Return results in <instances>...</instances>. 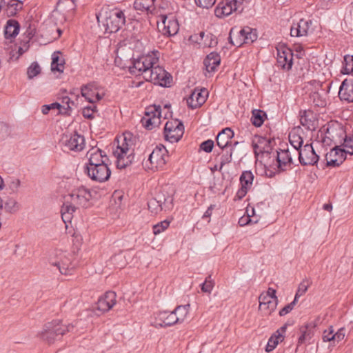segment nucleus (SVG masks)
<instances>
[{
  "mask_svg": "<svg viewBox=\"0 0 353 353\" xmlns=\"http://www.w3.org/2000/svg\"><path fill=\"white\" fill-rule=\"evenodd\" d=\"M131 137L132 134L126 132L116 139L117 145L113 154L117 159V167L119 169H125L132 163L134 159V143Z\"/></svg>",
  "mask_w": 353,
  "mask_h": 353,
  "instance_id": "nucleus-1",
  "label": "nucleus"
},
{
  "mask_svg": "<svg viewBox=\"0 0 353 353\" xmlns=\"http://www.w3.org/2000/svg\"><path fill=\"white\" fill-rule=\"evenodd\" d=\"M99 25H102L104 31L108 34L116 32L125 23V16L123 11L118 8L105 11L103 14L97 15Z\"/></svg>",
  "mask_w": 353,
  "mask_h": 353,
  "instance_id": "nucleus-2",
  "label": "nucleus"
},
{
  "mask_svg": "<svg viewBox=\"0 0 353 353\" xmlns=\"http://www.w3.org/2000/svg\"><path fill=\"white\" fill-rule=\"evenodd\" d=\"M72 328V325H63L61 321H54L45 325L39 336L41 340L50 344L66 332H71Z\"/></svg>",
  "mask_w": 353,
  "mask_h": 353,
  "instance_id": "nucleus-3",
  "label": "nucleus"
},
{
  "mask_svg": "<svg viewBox=\"0 0 353 353\" xmlns=\"http://www.w3.org/2000/svg\"><path fill=\"white\" fill-rule=\"evenodd\" d=\"M159 58L154 52L143 55L137 59H134L132 62V65L129 68L130 73L135 76L143 75L145 80H146V72H150L153 65L158 64Z\"/></svg>",
  "mask_w": 353,
  "mask_h": 353,
  "instance_id": "nucleus-4",
  "label": "nucleus"
},
{
  "mask_svg": "<svg viewBox=\"0 0 353 353\" xmlns=\"http://www.w3.org/2000/svg\"><path fill=\"white\" fill-rule=\"evenodd\" d=\"M168 158V151L163 145H157L149 154L147 159L143 161L145 170H158L165 165Z\"/></svg>",
  "mask_w": 353,
  "mask_h": 353,
  "instance_id": "nucleus-5",
  "label": "nucleus"
},
{
  "mask_svg": "<svg viewBox=\"0 0 353 353\" xmlns=\"http://www.w3.org/2000/svg\"><path fill=\"white\" fill-rule=\"evenodd\" d=\"M157 29L161 34L167 37L174 36L179 30V23L175 14L170 13L157 14Z\"/></svg>",
  "mask_w": 353,
  "mask_h": 353,
  "instance_id": "nucleus-6",
  "label": "nucleus"
},
{
  "mask_svg": "<svg viewBox=\"0 0 353 353\" xmlns=\"http://www.w3.org/2000/svg\"><path fill=\"white\" fill-rule=\"evenodd\" d=\"M170 73L157 64L153 65L150 72H146V81L161 86H170L172 81Z\"/></svg>",
  "mask_w": 353,
  "mask_h": 353,
  "instance_id": "nucleus-7",
  "label": "nucleus"
},
{
  "mask_svg": "<svg viewBox=\"0 0 353 353\" xmlns=\"http://www.w3.org/2000/svg\"><path fill=\"white\" fill-rule=\"evenodd\" d=\"M345 137V131L341 125L329 126L321 138L322 143L325 146L332 145H339L341 144L343 139Z\"/></svg>",
  "mask_w": 353,
  "mask_h": 353,
  "instance_id": "nucleus-8",
  "label": "nucleus"
},
{
  "mask_svg": "<svg viewBox=\"0 0 353 353\" xmlns=\"http://www.w3.org/2000/svg\"><path fill=\"white\" fill-rule=\"evenodd\" d=\"M161 116V108L160 105H154L149 106L145 111V116L141 119V123L146 130H152L158 126Z\"/></svg>",
  "mask_w": 353,
  "mask_h": 353,
  "instance_id": "nucleus-9",
  "label": "nucleus"
},
{
  "mask_svg": "<svg viewBox=\"0 0 353 353\" xmlns=\"http://www.w3.org/2000/svg\"><path fill=\"white\" fill-rule=\"evenodd\" d=\"M63 151L80 152L85 148V138L74 132L71 135H64L61 139Z\"/></svg>",
  "mask_w": 353,
  "mask_h": 353,
  "instance_id": "nucleus-10",
  "label": "nucleus"
},
{
  "mask_svg": "<svg viewBox=\"0 0 353 353\" xmlns=\"http://www.w3.org/2000/svg\"><path fill=\"white\" fill-rule=\"evenodd\" d=\"M184 127L179 120L168 121L164 126L165 139L170 143H176L183 137Z\"/></svg>",
  "mask_w": 353,
  "mask_h": 353,
  "instance_id": "nucleus-11",
  "label": "nucleus"
},
{
  "mask_svg": "<svg viewBox=\"0 0 353 353\" xmlns=\"http://www.w3.org/2000/svg\"><path fill=\"white\" fill-rule=\"evenodd\" d=\"M67 197L74 206L86 208L89 205V201L92 199V194L86 188L80 186L73 190L68 194Z\"/></svg>",
  "mask_w": 353,
  "mask_h": 353,
  "instance_id": "nucleus-12",
  "label": "nucleus"
},
{
  "mask_svg": "<svg viewBox=\"0 0 353 353\" xmlns=\"http://www.w3.org/2000/svg\"><path fill=\"white\" fill-rule=\"evenodd\" d=\"M85 172L92 180L99 183L108 180L111 174L107 162L91 167V168H85Z\"/></svg>",
  "mask_w": 353,
  "mask_h": 353,
  "instance_id": "nucleus-13",
  "label": "nucleus"
},
{
  "mask_svg": "<svg viewBox=\"0 0 353 353\" xmlns=\"http://www.w3.org/2000/svg\"><path fill=\"white\" fill-rule=\"evenodd\" d=\"M276 49L277 50L278 65L283 69L290 70L293 59L292 49L287 47L285 43H279Z\"/></svg>",
  "mask_w": 353,
  "mask_h": 353,
  "instance_id": "nucleus-14",
  "label": "nucleus"
},
{
  "mask_svg": "<svg viewBox=\"0 0 353 353\" xmlns=\"http://www.w3.org/2000/svg\"><path fill=\"white\" fill-rule=\"evenodd\" d=\"M345 152L342 150L341 145H334L330 152L325 154L327 165L338 167L346 159Z\"/></svg>",
  "mask_w": 353,
  "mask_h": 353,
  "instance_id": "nucleus-15",
  "label": "nucleus"
},
{
  "mask_svg": "<svg viewBox=\"0 0 353 353\" xmlns=\"http://www.w3.org/2000/svg\"><path fill=\"white\" fill-rule=\"evenodd\" d=\"M177 323V319H176V314L174 310L169 312V310H162L155 314V320L153 325L156 327H170Z\"/></svg>",
  "mask_w": 353,
  "mask_h": 353,
  "instance_id": "nucleus-16",
  "label": "nucleus"
},
{
  "mask_svg": "<svg viewBox=\"0 0 353 353\" xmlns=\"http://www.w3.org/2000/svg\"><path fill=\"white\" fill-rule=\"evenodd\" d=\"M319 159L312 144H306L299 152V160L303 165H314Z\"/></svg>",
  "mask_w": 353,
  "mask_h": 353,
  "instance_id": "nucleus-17",
  "label": "nucleus"
},
{
  "mask_svg": "<svg viewBox=\"0 0 353 353\" xmlns=\"http://www.w3.org/2000/svg\"><path fill=\"white\" fill-rule=\"evenodd\" d=\"M238 3H242V2L239 0H227L219 3L214 10L215 15L220 18L230 15L233 11L238 9Z\"/></svg>",
  "mask_w": 353,
  "mask_h": 353,
  "instance_id": "nucleus-18",
  "label": "nucleus"
},
{
  "mask_svg": "<svg viewBox=\"0 0 353 353\" xmlns=\"http://www.w3.org/2000/svg\"><path fill=\"white\" fill-rule=\"evenodd\" d=\"M273 140L263 137H256L252 141L254 154L270 153L272 150Z\"/></svg>",
  "mask_w": 353,
  "mask_h": 353,
  "instance_id": "nucleus-19",
  "label": "nucleus"
},
{
  "mask_svg": "<svg viewBox=\"0 0 353 353\" xmlns=\"http://www.w3.org/2000/svg\"><path fill=\"white\" fill-rule=\"evenodd\" d=\"M275 157L277 163L276 165L277 171H286L291 168L292 164V158L288 149L276 151V155Z\"/></svg>",
  "mask_w": 353,
  "mask_h": 353,
  "instance_id": "nucleus-20",
  "label": "nucleus"
},
{
  "mask_svg": "<svg viewBox=\"0 0 353 353\" xmlns=\"http://www.w3.org/2000/svg\"><path fill=\"white\" fill-rule=\"evenodd\" d=\"M254 175L251 171H243L240 177V183L241 187L236 193V197L239 199H242L250 189L253 180Z\"/></svg>",
  "mask_w": 353,
  "mask_h": 353,
  "instance_id": "nucleus-21",
  "label": "nucleus"
},
{
  "mask_svg": "<svg viewBox=\"0 0 353 353\" xmlns=\"http://www.w3.org/2000/svg\"><path fill=\"white\" fill-rule=\"evenodd\" d=\"M87 157L89 163L86 165L85 168H92L107 162V160H108L105 152L98 149V148H92L91 150L87 152Z\"/></svg>",
  "mask_w": 353,
  "mask_h": 353,
  "instance_id": "nucleus-22",
  "label": "nucleus"
},
{
  "mask_svg": "<svg viewBox=\"0 0 353 353\" xmlns=\"http://www.w3.org/2000/svg\"><path fill=\"white\" fill-rule=\"evenodd\" d=\"M208 91L206 90H194L187 99V103L190 108L196 109L203 104L207 99Z\"/></svg>",
  "mask_w": 353,
  "mask_h": 353,
  "instance_id": "nucleus-23",
  "label": "nucleus"
},
{
  "mask_svg": "<svg viewBox=\"0 0 353 353\" xmlns=\"http://www.w3.org/2000/svg\"><path fill=\"white\" fill-rule=\"evenodd\" d=\"M116 303V294L114 292H106L97 303V308L102 312L110 310Z\"/></svg>",
  "mask_w": 353,
  "mask_h": 353,
  "instance_id": "nucleus-24",
  "label": "nucleus"
},
{
  "mask_svg": "<svg viewBox=\"0 0 353 353\" xmlns=\"http://www.w3.org/2000/svg\"><path fill=\"white\" fill-rule=\"evenodd\" d=\"M339 97L342 101L353 102V79H345L342 82Z\"/></svg>",
  "mask_w": 353,
  "mask_h": 353,
  "instance_id": "nucleus-25",
  "label": "nucleus"
},
{
  "mask_svg": "<svg viewBox=\"0 0 353 353\" xmlns=\"http://www.w3.org/2000/svg\"><path fill=\"white\" fill-rule=\"evenodd\" d=\"M316 325L315 322H310L300 327L301 335L298 339V345H301L307 341H310L314 334V330Z\"/></svg>",
  "mask_w": 353,
  "mask_h": 353,
  "instance_id": "nucleus-26",
  "label": "nucleus"
},
{
  "mask_svg": "<svg viewBox=\"0 0 353 353\" xmlns=\"http://www.w3.org/2000/svg\"><path fill=\"white\" fill-rule=\"evenodd\" d=\"M311 21L300 20L298 23L292 25L290 34L292 37H303L307 35Z\"/></svg>",
  "mask_w": 353,
  "mask_h": 353,
  "instance_id": "nucleus-27",
  "label": "nucleus"
},
{
  "mask_svg": "<svg viewBox=\"0 0 353 353\" xmlns=\"http://www.w3.org/2000/svg\"><path fill=\"white\" fill-rule=\"evenodd\" d=\"M156 0H135L134 8L141 12H147L152 14L157 15L158 10L155 7Z\"/></svg>",
  "mask_w": 353,
  "mask_h": 353,
  "instance_id": "nucleus-28",
  "label": "nucleus"
},
{
  "mask_svg": "<svg viewBox=\"0 0 353 353\" xmlns=\"http://www.w3.org/2000/svg\"><path fill=\"white\" fill-rule=\"evenodd\" d=\"M234 137V132L230 128H225L219 132L216 137V143L221 148H227Z\"/></svg>",
  "mask_w": 353,
  "mask_h": 353,
  "instance_id": "nucleus-29",
  "label": "nucleus"
},
{
  "mask_svg": "<svg viewBox=\"0 0 353 353\" xmlns=\"http://www.w3.org/2000/svg\"><path fill=\"white\" fill-rule=\"evenodd\" d=\"M221 58L218 52H210L204 59L203 63L208 72H213L220 64Z\"/></svg>",
  "mask_w": 353,
  "mask_h": 353,
  "instance_id": "nucleus-30",
  "label": "nucleus"
},
{
  "mask_svg": "<svg viewBox=\"0 0 353 353\" xmlns=\"http://www.w3.org/2000/svg\"><path fill=\"white\" fill-rule=\"evenodd\" d=\"M286 325L281 327L276 332L274 333L268 341V345L265 348L268 352L273 350L276 345H278L279 341H282L284 339L283 333L285 332Z\"/></svg>",
  "mask_w": 353,
  "mask_h": 353,
  "instance_id": "nucleus-31",
  "label": "nucleus"
},
{
  "mask_svg": "<svg viewBox=\"0 0 353 353\" xmlns=\"http://www.w3.org/2000/svg\"><path fill=\"white\" fill-rule=\"evenodd\" d=\"M77 207L70 203V199L66 196L65 202L61 208L62 220L65 222H70L72 219V214L76 211Z\"/></svg>",
  "mask_w": 353,
  "mask_h": 353,
  "instance_id": "nucleus-32",
  "label": "nucleus"
},
{
  "mask_svg": "<svg viewBox=\"0 0 353 353\" xmlns=\"http://www.w3.org/2000/svg\"><path fill=\"white\" fill-rule=\"evenodd\" d=\"M50 263L51 265L56 266L61 274H67L70 270L72 269L70 259L67 256H59V260H50Z\"/></svg>",
  "mask_w": 353,
  "mask_h": 353,
  "instance_id": "nucleus-33",
  "label": "nucleus"
},
{
  "mask_svg": "<svg viewBox=\"0 0 353 353\" xmlns=\"http://www.w3.org/2000/svg\"><path fill=\"white\" fill-rule=\"evenodd\" d=\"M19 24L14 20L8 21L6 25L5 36L6 38H13L19 34Z\"/></svg>",
  "mask_w": 353,
  "mask_h": 353,
  "instance_id": "nucleus-34",
  "label": "nucleus"
},
{
  "mask_svg": "<svg viewBox=\"0 0 353 353\" xmlns=\"http://www.w3.org/2000/svg\"><path fill=\"white\" fill-rule=\"evenodd\" d=\"M241 34L244 43H252L257 39V34L256 29H252L250 27H244L241 29Z\"/></svg>",
  "mask_w": 353,
  "mask_h": 353,
  "instance_id": "nucleus-35",
  "label": "nucleus"
},
{
  "mask_svg": "<svg viewBox=\"0 0 353 353\" xmlns=\"http://www.w3.org/2000/svg\"><path fill=\"white\" fill-rule=\"evenodd\" d=\"M266 117L267 114L264 111L261 110H254L252 111L250 121L254 125L260 127L263 123Z\"/></svg>",
  "mask_w": 353,
  "mask_h": 353,
  "instance_id": "nucleus-36",
  "label": "nucleus"
},
{
  "mask_svg": "<svg viewBox=\"0 0 353 353\" xmlns=\"http://www.w3.org/2000/svg\"><path fill=\"white\" fill-rule=\"evenodd\" d=\"M189 308L190 305L188 303L184 305H179L174 308V312L175 314V319H177V323L184 321L188 315Z\"/></svg>",
  "mask_w": 353,
  "mask_h": 353,
  "instance_id": "nucleus-37",
  "label": "nucleus"
},
{
  "mask_svg": "<svg viewBox=\"0 0 353 353\" xmlns=\"http://www.w3.org/2000/svg\"><path fill=\"white\" fill-rule=\"evenodd\" d=\"M95 88L92 84L84 85L82 86L81 92V95L91 103H94Z\"/></svg>",
  "mask_w": 353,
  "mask_h": 353,
  "instance_id": "nucleus-38",
  "label": "nucleus"
},
{
  "mask_svg": "<svg viewBox=\"0 0 353 353\" xmlns=\"http://www.w3.org/2000/svg\"><path fill=\"white\" fill-rule=\"evenodd\" d=\"M60 52H54L52 57V63H51V69L53 71H59L62 72L63 70L64 66V61L63 59H61Z\"/></svg>",
  "mask_w": 353,
  "mask_h": 353,
  "instance_id": "nucleus-39",
  "label": "nucleus"
},
{
  "mask_svg": "<svg viewBox=\"0 0 353 353\" xmlns=\"http://www.w3.org/2000/svg\"><path fill=\"white\" fill-rule=\"evenodd\" d=\"M242 36L241 30L235 33L234 28H232L229 34L230 43L236 46H241L244 43L243 37Z\"/></svg>",
  "mask_w": 353,
  "mask_h": 353,
  "instance_id": "nucleus-40",
  "label": "nucleus"
},
{
  "mask_svg": "<svg viewBox=\"0 0 353 353\" xmlns=\"http://www.w3.org/2000/svg\"><path fill=\"white\" fill-rule=\"evenodd\" d=\"M4 208L7 212L15 213L19 210L20 205L16 199L8 198L5 201Z\"/></svg>",
  "mask_w": 353,
  "mask_h": 353,
  "instance_id": "nucleus-41",
  "label": "nucleus"
},
{
  "mask_svg": "<svg viewBox=\"0 0 353 353\" xmlns=\"http://www.w3.org/2000/svg\"><path fill=\"white\" fill-rule=\"evenodd\" d=\"M22 8V2L18 0H10L7 4L6 12L8 15H15Z\"/></svg>",
  "mask_w": 353,
  "mask_h": 353,
  "instance_id": "nucleus-42",
  "label": "nucleus"
},
{
  "mask_svg": "<svg viewBox=\"0 0 353 353\" xmlns=\"http://www.w3.org/2000/svg\"><path fill=\"white\" fill-rule=\"evenodd\" d=\"M310 112L303 111L300 112V123L306 129L312 130L314 129L313 122L311 119L309 118Z\"/></svg>",
  "mask_w": 353,
  "mask_h": 353,
  "instance_id": "nucleus-43",
  "label": "nucleus"
},
{
  "mask_svg": "<svg viewBox=\"0 0 353 353\" xmlns=\"http://www.w3.org/2000/svg\"><path fill=\"white\" fill-rule=\"evenodd\" d=\"M290 143L294 149L299 152L303 143V138L296 133H290L289 136Z\"/></svg>",
  "mask_w": 353,
  "mask_h": 353,
  "instance_id": "nucleus-44",
  "label": "nucleus"
},
{
  "mask_svg": "<svg viewBox=\"0 0 353 353\" xmlns=\"http://www.w3.org/2000/svg\"><path fill=\"white\" fill-rule=\"evenodd\" d=\"M343 74H353V55L344 57L343 67L341 70Z\"/></svg>",
  "mask_w": 353,
  "mask_h": 353,
  "instance_id": "nucleus-45",
  "label": "nucleus"
},
{
  "mask_svg": "<svg viewBox=\"0 0 353 353\" xmlns=\"http://www.w3.org/2000/svg\"><path fill=\"white\" fill-rule=\"evenodd\" d=\"M311 283L310 280L307 279H305L301 282L298 286V290L294 296V299L296 300V301H298L299 296L303 295V294L306 292L311 285Z\"/></svg>",
  "mask_w": 353,
  "mask_h": 353,
  "instance_id": "nucleus-46",
  "label": "nucleus"
},
{
  "mask_svg": "<svg viewBox=\"0 0 353 353\" xmlns=\"http://www.w3.org/2000/svg\"><path fill=\"white\" fill-rule=\"evenodd\" d=\"M148 206L149 210L154 214H157L158 212L162 211L163 209L161 200H157V199L154 198L148 201Z\"/></svg>",
  "mask_w": 353,
  "mask_h": 353,
  "instance_id": "nucleus-47",
  "label": "nucleus"
},
{
  "mask_svg": "<svg viewBox=\"0 0 353 353\" xmlns=\"http://www.w3.org/2000/svg\"><path fill=\"white\" fill-rule=\"evenodd\" d=\"M342 150L345 152V156L347 157V154H353V137H347L345 134V137L343 139Z\"/></svg>",
  "mask_w": 353,
  "mask_h": 353,
  "instance_id": "nucleus-48",
  "label": "nucleus"
},
{
  "mask_svg": "<svg viewBox=\"0 0 353 353\" xmlns=\"http://www.w3.org/2000/svg\"><path fill=\"white\" fill-rule=\"evenodd\" d=\"M170 221L168 220L158 222L157 224L153 225L152 227L153 234L157 235L161 232H165V230L170 226Z\"/></svg>",
  "mask_w": 353,
  "mask_h": 353,
  "instance_id": "nucleus-49",
  "label": "nucleus"
},
{
  "mask_svg": "<svg viewBox=\"0 0 353 353\" xmlns=\"http://www.w3.org/2000/svg\"><path fill=\"white\" fill-rule=\"evenodd\" d=\"M41 68L38 63L33 62L28 67L27 70V74L29 79H32L38 75L41 72Z\"/></svg>",
  "mask_w": 353,
  "mask_h": 353,
  "instance_id": "nucleus-50",
  "label": "nucleus"
},
{
  "mask_svg": "<svg viewBox=\"0 0 353 353\" xmlns=\"http://www.w3.org/2000/svg\"><path fill=\"white\" fill-rule=\"evenodd\" d=\"M232 149H230V152H226L223 154L220 158V163L218 171H221L222 168L225 164H228L232 161Z\"/></svg>",
  "mask_w": 353,
  "mask_h": 353,
  "instance_id": "nucleus-51",
  "label": "nucleus"
},
{
  "mask_svg": "<svg viewBox=\"0 0 353 353\" xmlns=\"http://www.w3.org/2000/svg\"><path fill=\"white\" fill-rule=\"evenodd\" d=\"M322 340L324 342H333L334 343V330L330 326L325 330L322 334Z\"/></svg>",
  "mask_w": 353,
  "mask_h": 353,
  "instance_id": "nucleus-52",
  "label": "nucleus"
},
{
  "mask_svg": "<svg viewBox=\"0 0 353 353\" xmlns=\"http://www.w3.org/2000/svg\"><path fill=\"white\" fill-rule=\"evenodd\" d=\"M214 287V282L211 280V276L209 275L205 281L201 285V291L206 293H210Z\"/></svg>",
  "mask_w": 353,
  "mask_h": 353,
  "instance_id": "nucleus-53",
  "label": "nucleus"
},
{
  "mask_svg": "<svg viewBox=\"0 0 353 353\" xmlns=\"http://www.w3.org/2000/svg\"><path fill=\"white\" fill-rule=\"evenodd\" d=\"M198 7L208 9L212 8L216 2V0H194Z\"/></svg>",
  "mask_w": 353,
  "mask_h": 353,
  "instance_id": "nucleus-54",
  "label": "nucleus"
},
{
  "mask_svg": "<svg viewBox=\"0 0 353 353\" xmlns=\"http://www.w3.org/2000/svg\"><path fill=\"white\" fill-rule=\"evenodd\" d=\"M214 141L212 139L204 141L200 144V150L206 152H210L213 150Z\"/></svg>",
  "mask_w": 353,
  "mask_h": 353,
  "instance_id": "nucleus-55",
  "label": "nucleus"
},
{
  "mask_svg": "<svg viewBox=\"0 0 353 353\" xmlns=\"http://www.w3.org/2000/svg\"><path fill=\"white\" fill-rule=\"evenodd\" d=\"M97 110V106L94 105H92L91 106H86L83 110V116L85 118L87 119H92L93 118V114Z\"/></svg>",
  "mask_w": 353,
  "mask_h": 353,
  "instance_id": "nucleus-56",
  "label": "nucleus"
},
{
  "mask_svg": "<svg viewBox=\"0 0 353 353\" xmlns=\"http://www.w3.org/2000/svg\"><path fill=\"white\" fill-rule=\"evenodd\" d=\"M296 302H297L296 300L294 299L291 303H288L284 307L281 309L279 310V314L280 316H284V315H286L287 314L290 313V311H292L293 307L295 306Z\"/></svg>",
  "mask_w": 353,
  "mask_h": 353,
  "instance_id": "nucleus-57",
  "label": "nucleus"
},
{
  "mask_svg": "<svg viewBox=\"0 0 353 353\" xmlns=\"http://www.w3.org/2000/svg\"><path fill=\"white\" fill-rule=\"evenodd\" d=\"M278 299L277 296H270V300L268 301L265 308H268V313L272 312L277 305Z\"/></svg>",
  "mask_w": 353,
  "mask_h": 353,
  "instance_id": "nucleus-58",
  "label": "nucleus"
},
{
  "mask_svg": "<svg viewBox=\"0 0 353 353\" xmlns=\"http://www.w3.org/2000/svg\"><path fill=\"white\" fill-rule=\"evenodd\" d=\"M61 104L59 103H54L50 105H43L41 108V112L43 114H48L49 110L51 109H61Z\"/></svg>",
  "mask_w": 353,
  "mask_h": 353,
  "instance_id": "nucleus-59",
  "label": "nucleus"
},
{
  "mask_svg": "<svg viewBox=\"0 0 353 353\" xmlns=\"http://www.w3.org/2000/svg\"><path fill=\"white\" fill-rule=\"evenodd\" d=\"M346 330L344 327L339 329L336 333H334V343L339 342L344 339L345 336Z\"/></svg>",
  "mask_w": 353,
  "mask_h": 353,
  "instance_id": "nucleus-60",
  "label": "nucleus"
},
{
  "mask_svg": "<svg viewBox=\"0 0 353 353\" xmlns=\"http://www.w3.org/2000/svg\"><path fill=\"white\" fill-rule=\"evenodd\" d=\"M270 300V296L266 294H261L259 296L260 307L263 308L266 307L268 301Z\"/></svg>",
  "mask_w": 353,
  "mask_h": 353,
  "instance_id": "nucleus-61",
  "label": "nucleus"
},
{
  "mask_svg": "<svg viewBox=\"0 0 353 353\" xmlns=\"http://www.w3.org/2000/svg\"><path fill=\"white\" fill-rule=\"evenodd\" d=\"M215 208V205H210L208 208L207 211L203 214V219H209L208 222L210 221V217L212 214V212Z\"/></svg>",
  "mask_w": 353,
  "mask_h": 353,
  "instance_id": "nucleus-62",
  "label": "nucleus"
},
{
  "mask_svg": "<svg viewBox=\"0 0 353 353\" xmlns=\"http://www.w3.org/2000/svg\"><path fill=\"white\" fill-rule=\"evenodd\" d=\"M62 103L67 105L68 109H71L70 104H74V103L71 101L70 98L68 97H65L62 99Z\"/></svg>",
  "mask_w": 353,
  "mask_h": 353,
  "instance_id": "nucleus-63",
  "label": "nucleus"
},
{
  "mask_svg": "<svg viewBox=\"0 0 353 353\" xmlns=\"http://www.w3.org/2000/svg\"><path fill=\"white\" fill-rule=\"evenodd\" d=\"M19 185H20V181L19 179H17V180L12 181L10 187L12 190H16L18 189Z\"/></svg>",
  "mask_w": 353,
  "mask_h": 353,
  "instance_id": "nucleus-64",
  "label": "nucleus"
}]
</instances>
